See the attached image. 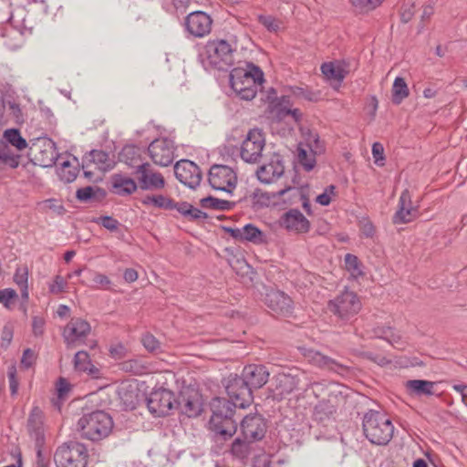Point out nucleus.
<instances>
[{
    "mask_svg": "<svg viewBox=\"0 0 467 467\" xmlns=\"http://www.w3.org/2000/svg\"><path fill=\"white\" fill-rule=\"evenodd\" d=\"M144 348L150 352H157L161 350L160 341L151 334H145L141 338Z\"/></svg>",
    "mask_w": 467,
    "mask_h": 467,
    "instance_id": "obj_54",
    "label": "nucleus"
},
{
    "mask_svg": "<svg viewBox=\"0 0 467 467\" xmlns=\"http://www.w3.org/2000/svg\"><path fill=\"white\" fill-rule=\"evenodd\" d=\"M4 137L12 146H15L19 150L26 149L27 146L26 140L21 136L19 130L16 129L6 130Z\"/></svg>",
    "mask_w": 467,
    "mask_h": 467,
    "instance_id": "obj_47",
    "label": "nucleus"
},
{
    "mask_svg": "<svg viewBox=\"0 0 467 467\" xmlns=\"http://www.w3.org/2000/svg\"><path fill=\"white\" fill-rule=\"evenodd\" d=\"M57 170L58 176L64 182L69 183L76 180L78 170L72 166L68 160L63 161Z\"/></svg>",
    "mask_w": 467,
    "mask_h": 467,
    "instance_id": "obj_44",
    "label": "nucleus"
},
{
    "mask_svg": "<svg viewBox=\"0 0 467 467\" xmlns=\"http://www.w3.org/2000/svg\"><path fill=\"white\" fill-rule=\"evenodd\" d=\"M285 172V166L280 156L273 157L267 163L262 165L256 171L258 180L263 183H272Z\"/></svg>",
    "mask_w": 467,
    "mask_h": 467,
    "instance_id": "obj_24",
    "label": "nucleus"
},
{
    "mask_svg": "<svg viewBox=\"0 0 467 467\" xmlns=\"http://www.w3.org/2000/svg\"><path fill=\"white\" fill-rule=\"evenodd\" d=\"M17 297L16 292L12 288L0 290V303L6 308L10 307V302Z\"/></svg>",
    "mask_w": 467,
    "mask_h": 467,
    "instance_id": "obj_59",
    "label": "nucleus"
},
{
    "mask_svg": "<svg viewBox=\"0 0 467 467\" xmlns=\"http://www.w3.org/2000/svg\"><path fill=\"white\" fill-rule=\"evenodd\" d=\"M321 72L328 80H335L340 85L345 78V70L337 62H325L321 66Z\"/></svg>",
    "mask_w": 467,
    "mask_h": 467,
    "instance_id": "obj_36",
    "label": "nucleus"
},
{
    "mask_svg": "<svg viewBox=\"0 0 467 467\" xmlns=\"http://www.w3.org/2000/svg\"><path fill=\"white\" fill-rule=\"evenodd\" d=\"M228 399L214 397L210 402L212 411L209 420V430L215 441L230 440L237 431V421L234 418L235 409H245L253 400V390L244 379L236 374H231L225 383Z\"/></svg>",
    "mask_w": 467,
    "mask_h": 467,
    "instance_id": "obj_1",
    "label": "nucleus"
},
{
    "mask_svg": "<svg viewBox=\"0 0 467 467\" xmlns=\"http://www.w3.org/2000/svg\"><path fill=\"white\" fill-rule=\"evenodd\" d=\"M35 150H38L35 158L42 167L56 165L60 157L56 143L50 139L42 140L41 144H36Z\"/></svg>",
    "mask_w": 467,
    "mask_h": 467,
    "instance_id": "obj_25",
    "label": "nucleus"
},
{
    "mask_svg": "<svg viewBox=\"0 0 467 467\" xmlns=\"http://www.w3.org/2000/svg\"><path fill=\"white\" fill-rule=\"evenodd\" d=\"M122 371L135 375L142 376L150 372V365L143 358H131L125 360L119 364Z\"/></svg>",
    "mask_w": 467,
    "mask_h": 467,
    "instance_id": "obj_32",
    "label": "nucleus"
},
{
    "mask_svg": "<svg viewBox=\"0 0 467 467\" xmlns=\"http://www.w3.org/2000/svg\"><path fill=\"white\" fill-rule=\"evenodd\" d=\"M250 442L247 440L235 439L231 447L232 454L240 460L246 459L250 453Z\"/></svg>",
    "mask_w": 467,
    "mask_h": 467,
    "instance_id": "obj_46",
    "label": "nucleus"
},
{
    "mask_svg": "<svg viewBox=\"0 0 467 467\" xmlns=\"http://www.w3.org/2000/svg\"><path fill=\"white\" fill-rule=\"evenodd\" d=\"M298 350L309 363L318 368H327L337 373L346 369L345 366L317 350L306 347H298Z\"/></svg>",
    "mask_w": 467,
    "mask_h": 467,
    "instance_id": "obj_19",
    "label": "nucleus"
},
{
    "mask_svg": "<svg viewBox=\"0 0 467 467\" xmlns=\"http://www.w3.org/2000/svg\"><path fill=\"white\" fill-rule=\"evenodd\" d=\"M7 376L9 379L10 392L12 396H15L18 391L19 382L16 378V368L12 365L8 368Z\"/></svg>",
    "mask_w": 467,
    "mask_h": 467,
    "instance_id": "obj_56",
    "label": "nucleus"
},
{
    "mask_svg": "<svg viewBox=\"0 0 467 467\" xmlns=\"http://www.w3.org/2000/svg\"><path fill=\"white\" fill-rule=\"evenodd\" d=\"M336 412V406L327 400L319 401L314 408V419L318 422H323L333 417Z\"/></svg>",
    "mask_w": 467,
    "mask_h": 467,
    "instance_id": "obj_38",
    "label": "nucleus"
},
{
    "mask_svg": "<svg viewBox=\"0 0 467 467\" xmlns=\"http://www.w3.org/2000/svg\"><path fill=\"white\" fill-rule=\"evenodd\" d=\"M91 165L102 171L112 169V161L109 154L102 150H91L82 157V169H88Z\"/></svg>",
    "mask_w": 467,
    "mask_h": 467,
    "instance_id": "obj_26",
    "label": "nucleus"
},
{
    "mask_svg": "<svg viewBox=\"0 0 467 467\" xmlns=\"http://www.w3.org/2000/svg\"><path fill=\"white\" fill-rule=\"evenodd\" d=\"M208 182L213 189L232 193L236 187L237 174L228 165L213 164L208 173Z\"/></svg>",
    "mask_w": 467,
    "mask_h": 467,
    "instance_id": "obj_10",
    "label": "nucleus"
},
{
    "mask_svg": "<svg viewBox=\"0 0 467 467\" xmlns=\"http://www.w3.org/2000/svg\"><path fill=\"white\" fill-rule=\"evenodd\" d=\"M241 432L248 441L262 440L266 432V421L258 413L246 415L240 422Z\"/></svg>",
    "mask_w": 467,
    "mask_h": 467,
    "instance_id": "obj_15",
    "label": "nucleus"
},
{
    "mask_svg": "<svg viewBox=\"0 0 467 467\" xmlns=\"http://www.w3.org/2000/svg\"><path fill=\"white\" fill-rule=\"evenodd\" d=\"M213 19L203 11L191 12L184 21L185 29L194 37H203L212 30Z\"/></svg>",
    "mask_w": 467,
    "mask_h": 467,
    "instance_id": "obj_16",
    "label": "nucleus"
},
{
    "mask_svg": "<svg viewBox=\"0 0 467 467\" xmlns=\"http://www.w3.org/2000/svg\"><path fill=\"white\" fill-rule=\"evenodd\" d=\"M0 160L11 168H16L19 165L18 156L5 151L0 152Z\"/></svg>",
    "mask_w": 467,
    "mask_h": 467,
    "instance_id": "obj_62",
    "label": "nucleus"
},
{
    "mask_svg": "<svg viewBox=\"0 0 467 467\" xmlns=\"http://www.w3.org/2000/svg\"><path fill=\"white\" fill-rule=\"evenodd\" d=\"M147 151L154 164L168 167L175 160L176 145L172 140L167 137H160L149 144Z\"/></svg>",
    "mask_w": 467,
    "mask_h": 467,
    "instance_id": "obj_9",
    "label": "nucleus"
},
{
    "mask_svg": "<svg viewBox=\"0 0 467 467\" xmlns=\"http://www.w3.org/2000/svg\"><path fill=\"white\" fill-rule=\"evenodd\" d=\"M200 204L202 208L215 211H229L234 206V203L230 201L218 199L213 196L201 199Z\"/></svg>",
    "mask_w": 467,
    "mask_h": 467,
    "instance_id": "obj_40",
    "label": "nucleus"
},
{
    "mask_svg": "<svg viewBox=\"0 0 467 467\" xmlns=\"http://www.w3.org/2000/svg\"><path fill=\"white\" fill-rule=\"evenodd\" d=\"M142 190L161 189L165 185V181L161 173L154 171L149 162H145L139 167L137 171H132Z\"/></svg>",
    "mask_w": 467,
    "mask_h": 467,
    "instance_id": "obj_18",
    "label": "nucleus"
},
{
    "mask_svg": "<svg viewBox=\"0 0 467 467\" xmlns=\"http://www.w3.org/2000/svg\"><path fill=\"white\" fill-rule=\"evenodd\" d=\"M257 20L269 32H277L280 28V21L272 16L258 15Z\"/></svg>",
    "mask_w": 467,
    "mask_h": 467,
    "instance_id": "obj_52",
    "label": "nucleus"
},
{
    "mask_svg": "<svg viewBox=\"0 0 467 467\" xmlns=\"http://www.w3.org/2000/svg\"><path fill=\"white\" fill-rule=\"evenodd\" d=\"M335 189L334 185L327 186L323 193L317 195L316 202L323 206H327L331 202V195H335Z\"/></svg>",
    "mask_w": 467,
    "mask_h": 467,
    "instance_id": "obj_58",
    "label": "nucleus"
},
{
    "mask_svg": "<svg viewBox=\"0 0 467 467\" xmlns=\"http://www.w3.org/2000/svg\"><path fill=\"white\" fill-rule=\"evenodd\" d=\"M113 428L112 418L103 410L83 415L78 421V431L85 439L98 441L107 437Z\"/></svg>",
    "mask_w": 467,
    "mask_h": 467,
    "instance_id": "obj_4",
    "label": "nucleus"
},
{
    "mask_svg": "<svg viewBox=\"0 0 467 467\" xmlns=\"http://www.w3.org/2000/svg\"><path fill=\"white\" fill-rule=\"evenodd\" d=\"M13 339V329L9 326H5L1 333V347L7 348Z\"/></svg>",
    "mask_w": 467,
    "mask_h": 467,
    "instance_id": "obj_61",
    "label": "nucleus"
},
{
    "mask_svg": "<svg viewBox=\"0 0 467 467\" xmlns=\"http://www.w3.org/2000/svg\"><path fill=\"white\" fill-rule=\"evenodd\" d=\"M35 359H36L35 352L30 348H26L23 352L22 358H21V364L26 368H28L33 365V363L35 362Z\"/></svg>",
    "mask_w": 467,
    "mask_h": 467,
    "instance_id": "obj_63",
    "label": "nucleus"
},
{
    "mask_svg": "<svg viewBox=\"0 0 467 467\" xmlns=\"http://www.w3.org/2000/svg\"><path fill=\"white\" fill-rule=\"evenodd\" d=\"M111 184L112 192L120 196L130 195L136 192L138 188L133 179L121 174L113 175Z\"/></svg>",
    "mask_w": 467,
    "mask_h": 467,
    "instance_id": "obj_29",
    "label": "nucleus"
},
{
    "mask_svg": "<svg viewBox=\"0 0 467 467\" xmlns=\"http://www.w3.org/2000/svg\"><path fill=\"white\" fill-rule=\"evenodd\" d=\"M44 418L43 410L39 407L34 406L27 419L28 433L35 440L37 447H41L45 441Z\"/></svg>",
    "mask_w": 467,
    "mask_h": 467,
    "instance_id": "obj_22",
    "label": "nucleus"
},
{
    "mask_svg": "<svg viewBox=\"0 0 467 467\" xmlns=\"http://www.w3.org/2000/svg\"><path fill=\"white\" fill-rule=\"evenodd\" d=\"M265 140L259 129L250 130L243 140L240 148V156L244 162L257 163L262 158Z\"/></svg>",
    "mask_w": 467,
    "mask_h": 467,
    "instance_id": "obj_11",
    "label": "nucleus"
},
{
    "mask_svg": "<svg viewBox=\"0 0 467 467\" xmlns=\"http://www.w3.org/2000/svg\"><path fill=\"white\" fill-rule=\"evenodd\" d=\"M91 363L89 355L86 351H78L74 357V366L78 371H86L87 367Z\"/></svg>",
    "mask_w": 467,
    "mask_h": 467,
    "instance_id": "obj_51",
    "label": "nucleus"
},
{
    "mask_svg": "<svg viewBox=\"0 0 467 467\" xmlns=\"http://www.w3.org/2000/svg\"><path fill=\"white\" fill-rule=\"evenodd\" d=\"M372 337L386 340L391 346L401 344V336L391 327H377L372 330Z\"/></svg>",
    "mask_w": 467,
    "mask_h": 467,
    "instance_id": "obj_35",
    "label": "nucleus"
},
{
    "mask_svg": "<svg viewBox=\"0 0 467 467\" xmlns=\"http://www.w3.org/2000/svg\"><path fill=\"white\" fill-rule=\"evenodd\" d=\"M99 187L87 186L79 188L76 192V197L80 202H88L95 198L96 192H99Z\"/></svg>",
    "mask_w": 467,
    "mask_h": 467,
    "instance_id": "obj_53",
    "label": "nucleus"
},
{
    "mask_svg": "<svg viewBox=\"0 0 467 467\" xmlns=\"http://www.w3.org/2000/svg\"><path fill=\"white\" fill-rule=\"evenodd\" d=\"M241 237L239 242L259 243L262 238V231L252 223L245 224L240 228Z\"/></svg>",
    "mask_w": 467,
    "mask_h": 467,
    "instance_id": "obj_43",
    "label": "nucleus"
},
{
    "mask_svg": "<svg viewBox=\"0 0 467 467\" xmlns=\"http://www.w3.org/2000/svg\"><path fill=\"white\" fill-rule=\"evenodd\" d=\"M71 389V386L68 381L64 378H59L57 382V398L64 400Z\"/></svg>",
    "mask_w": 467,
    "mask_h": 467,
    "instance_id": "obj_60",
    "label": "nucleus"
},
{
    "mask_svg": "<svg viewBox=\"0 0 467 467\" xmlns=\"http://www.w3.org/2000/svg\"><path fill=\"white\" fill-rule=\"evenodd\" d=\"M274 380L273 397L278 400L298 390L306 391L314 384L306 379L305 373H280L274 378Z\"/></svg>",
    "mask_w": 467,
    "mask_h": 467,
    "instance_id": "obj_8",
    "label": "nucleus"
},
{
    "mask_svg": "<svg viewBox=\"0 0 467 467\" xmlns=\"http://www.w3.org/2000/svg\"><path fill=\"white\" fill-rule=\"evenodd\" d=\"M67 282L61 275H56L53 282L48 285L49 292L57 295L65 290Z\"/></svg>",
    "mask_w": 467,
    "mask_h": 467,
    "instance_id": "obj_57",
    "label": "nucleus"
},
{
    "mask_svg": "<svg viewBox=\"0 0 467 467\" xmlns=\"http://www.w3.org/2000/svg\"><path fill=\"white\" fill-rule=\"evenodd\" d=\"M248 67L233 68L229 76L231 88L244 100L253 99L265 81L264 72L259 67L251 63Z\"/></svg>",
    "mask_w": 467,
    "mask_h": 467,
    "instance_id": "obj_2",
    "label": "nucleus"
},
{
    "mask_svg": "<svg viewBox=\"0 0 467 467\" xmlns=\"http://www.w3.org/2000/svg\"><path fill=\"white\" fill-rule=\"evenodd\" d=\"M345 265L346 269L351 274L353 277L358 278L359 276L363 275L359 260L356 255L352 254H347L345 255Z\"/></svg>",
    "mask_w": 467,
    "mask_h": 467,
    "instance_id": "obj_49",
    "label": "nucleus"
},
{
    "mask_svg": "<svg viewBox=\"0 0 467 467\" xmlns=\"http://www.w3.org/2000/svg\"><path fill=\"white\" fill-rule=\"evenodd\" d=\"M119 396L126 410H132L136 408L138 402V393L131 388H120Z\"/></svg>",
    "mask_w": 467,
    "mask_h": 467,
    "instance_id": "obj_45",
    "label": "nucleus"
},
{
    "mask_svg": "<svg viewBox=\"0 0 467 467\" xmlns=\"http://www.w3.org/2000/svg\"><path fill=\"white\" fill-rule=\"evenodd\" d=\"M90 330V325L86 320L79 317L72 318L64 328L63 337L67 344H74L87 337Z\"/></svg>",
    "mask_w": 467,
    "mask_h": 467,
    "instance_id": "obj_23",
    "label": "nucleus"
},
{
    "mask_svg": "<svg viewBox=\"0 0 467 467\" xmlns=\"http://www.w3.org/2000/svg\"><path fill=\"white\" fill-rule=\"evenodd\" d=\"M277 196H283L284 202L295 204L298 202H302V207L308 215L312 214L311 204L309 199L302 189L287 186L276 192Z\"/></svg>",
    "mask_w": 467,
    "mask_h": 467,
    "instance_id": "obj_27",
    "label": "nucleus"
},
{
    "mask_svg": "<svg viewBox=\"0 0 467 467\" xmlns=\"http://www.w3.org/2000/svg\"><path fill=\"white\" fill-rule=\"evenodd\" d=\"M280 225L288 232L296 234L308 233L311 228L309 220L298 209L285 212L280 218Z\"/></svg>",
    "mask_w": 467,
    "mask_h": 467,
    "instance_id": "obj_20",
    "label": "nucleus"
},
{
    "mask_svg": "<svg viewBox=\"0 0 467 467\" xmlns=\"http://www.w3.org/2000/svg\"><path fill=\"white\" fill-rule=\"evenodd\" d=\"M419 214L417 207L412 205L411 194L405 189L399 199L398 210L392 217L394 224H404L414 221Z\"/></svg>",
    "mask_w": 467,
    "mask_h": 467,
    "instance_id": "obj_17",
    "label": "nucleus"
},
{
    "mask_svg": "<svg viewBox=\"0 0 467 467\" xmlns=\"http://www.w3.org/2000/svg\"><path fill=\"white\" fill-rule=\"evenodd\" d=\"M177 404L181 407V411L189 418L198 417L202 410V404L197 393H192V398L182 397V400Z\"/></svg>",
    "mask_w": 467,
    "mask_h": 467,
    "instance_id": "obj_33",
    "label": "nucleus"
},
{
    "mask_svg": "<svg viewBox=\"0 0 467 467\" xmlns=\"http://www.w3.org/2000/svg\"><path fill=\"white\" fill-rule=\"evenodd\" d=\"M200 57L203 64L218 70H228L234 64V49L223 39L209 40Z\"/></svg>",
    "mask_w": 467,
    "mask_h": 467,
    "instance_id": "obj_5",
    "label": "nucleus"
},
{
    "mask_svg": "<svg viewBox=\"0 0 467 467\" xmlns=\"http://www.w3.org/2000/svg\"><path fill=\"white\" fill-rule=\"evenodd\" d=\"M174 173L180 182L191 189L197 188L202 179L200 167L189 160H181L174 166Z\"/></svg>",
    "mask_w": 467,
    "mask_h": 467,
    "instance_id": "obj_14",
    "label": "nucleus"
},
{
    "mask_svg": "<svg viewBox=\"0 0 467 467\" xmlns=\"http://www.w3.org/2000/svg\"><path fill=\"white\" fill-rule=\"evenodd\" d=\"M28 270L26 267L17 268L14 275V282L20 287L22 297L28 298L27 291Z\"/></svg>",
    "mask_w": 467,
    "mask_h": 467,
    "instance_id": "obj_48",
    "label": "nucleus"
},
{
    "mask_svg": "<svg viewBox=\"0 0 467 467\" xmlns=\"http://www.w3.org/2000/svg\"><path fill=\"white\" fill-rule=\"evenodd\" d=\"M182 216L190 221L206 220L208 214L187 202H177L176 209Z\"/></svg>",
    "mask_w": 467,
    "mask_h": 467,
    "instance_id": "obj_39",
    "label": "nucleus"
},
{
    "mask_svg": "<svg viewBox=\"0 0 467 467\" xmlns=\"http://www.w3.org/2000/svg\"><path fill=\"white\" fill-rule=\"evenodd\" d=\"M99 223H100V224L104 228H106V229H108L109 231L117 230V228H118V226L119 224L118 220L114 219L111 216H102V217H100Z\"/></svg>",
    "mask_w": 467,
    "mask_h": 467,
    "instance_id": "obj_64",
    "label": "nucleus"
},
{
    "mask_svg": "<svg viewBox=\"0 0 467 467\" xmlns=\"http://www.w3.org/2000/svg\"><path fill=\"white\" fill-rule=\"evenodd\" d=\"M142 203L146 205H153L157 208H164L168 210H175L177 202L172 199L163 195H148L142 199Z\"/></svg>",
    "mask_w": 467,
    "mask_h": 467,
    "instance_id": "obj_42",
    "label": "nucleus"
},
{
    "mask_svg": "<svg viewBox=\"0 0 467 467\" xmlns=\"http://www.w3.org/2000/svg\"><path fill=\"white\" fill-rule=\"evenodd\" d=\"M264 301L273 316L289 317L293 313L294 305L291 297L281 290L268 289Z\"/></svg>",
    "mask_w": 467,
    "mask_h": 467,
    "instance_id": "obj_13",
    "label": "nucleus"
},
{
    "mask_svg": "<svg viewBox=\"0 0 467 467\" xmlns=\"http://www.w3.org/2000/svg\"><path fill=\"white\" fill-rule=\"evenodd\" d=\"M382 0H351L352 5L359 12H368L376 9Z\"/></svg>",
    "mask_w": 467,
    "mask_h": 467,
    "instance_id": "obj_50",
    "label": "nucleus"
},
{
    "mask_svg": "<svg viewBox=\"0 0 467 467\" xmlns=\"http://www.w3.org/2000/svg\"><path fill=\"white\" fill-rule=\"evenodd\" d=\"M269 112L278 120L284 119L290 114V99L287 96H282L280 99L274 98L269 102Z\"/></svg>",
    "mask_w": 467,
    "mask_h": 467,
    "instance_id": "obj_34",
    "label": "nucleus"
},
{
    "mask_svg": "<svg viewBox=\"0 0 467 467\" xmlns=\"http://www.w3.org/2000/svg\"><path fill=\"white\" fill-rule=\"evenodd\" d=\"M240 377L244 379L252 390L258 389L267 383L269 371L264 365L249 364L243 368Z\"/></svg>",
    "mask_w": 467,
    "mask_h": 467,
    "instance_id": "obj_21",
    "label": "nucleus"
},
{
    "mask_svg": "<svg viewBox=\"0 0 467 467\" xmlns=\"http://www.w3.org/2000/svg\"><path fill=\"white\" fill-rule=\"evenodd\" d=\"M88 449L78 441H68L60 445L55 451L54 462L57 467H86Z\"/></svg>",
    "mask_w": 467,
    "mask_h": 467,
    "instance_id": "obj_7",
    "label": "nucleus"
},
{
    "mask_svg": "<svg viewBox=\"0 0 467 467\" xmlns=\"http://www.w3.org/2000/svg\"><path fill=\"white\" fill-rule=\"evenodd\" d=\"M119 161L137 171L139 167L145 162L141 160L140 148L134 145H126L119 152Z\"/></svg>",
    "mask_w": 467,
    "mask_h": 467,
    "instance_id": "obj_30",
    "label": "nucleus"
},
{
    "mask_svg": "<svg viewBox=\"0 0 467 467\" xmlns=\"http://www.w3.org/2000/svg\"><path fill=\"white\" fill-rule=\"evenodd\" d=\"M309 147L310 152H307L306 149L301 147L298 148V161L306 171L313 170L317 162L315 154L321 152L323 150L322 145H320L319 138L317 134L313 137V144L310 143Z\"/></svg>",
    "mask_w": 467,
    "mask_h": 467,
    "instance_id": "obj_28",
    "label": "nucleus"
},
{
    "mask_svg": "<svg viewBox=\"0 0 467 467\" xmlns=\"http://www.w3.org/2000/svg\"><path fill=\"white\" fill-rule=\"evenodd\" d=\"M372 155L376 165L383 166L385 164L384 147L380 142L373 143Z\"/></svg>",
    "mask_w": 467,
    "mask_h": 467,
    "instance_id": "obj_55",
    "label": "nucleus"
},
{
    "mask_svg": "<svg viewBox=\"0 0 467 467\" xmlns=\"http://www.w3.org/2000/svg\"><path fill=\"white\" fill-rule=\"evenodd\" d=\"M410 94L408 85L401 77L394 79L392 86V102L396 105L400 104Z\"/></svg>",
    "mask_w": 467,
    "mask_h": 467,
    "instance_id": "obj_41",
    "label": "nucleus"
},
{
    "mask_svg": "<svg viewBox=\"0 0 467 467\" xmlns=\"http://www.w3.org/2000/svg\"><path fill=\"white\" fill-rule=\"evenodd\" d=\"M176 405L174 393L167 389H154L147 398V407L154 417L169 415Z\"/></svg>",
    "mask_w": 467,
    "mask_h": 467,
    "instance_id": "obj_12",
    "label": "nucleus"
},
{
    "mask_svg": "<svg viewBox=\"0 0 467 467\" xmlns=\"http://www.w3.org/2000/svg\"><path fill=\"white\" fill-rule=\"evenodd\" d=\"M434 386L435 382L425 379H410L405 383L409 393L416 396L434 395Z\"/></svg>",
    "mask_w": 467,
    "mask_h": 467,
    "instance_id": "obj_31",
    "label": "nucleus"
},
{
    "mask_svg": "<svg viewBox=\"0 0 467 467\" xmlns=\"http://www.w3.org/2000/svg\"><path fill=\"white\" fill-rule=\"evenodd\" d=\"M361 307L362 304L358 296L348 287H345L327 303L329 312L344 322L350 321L358 314Z\"/></svg>",
    "mask_w": 467,
    "mask_h": 467,
    "instance_id": "obj_6",
    "label": "nucleus"
},
{
    "mask_svg": "<svg viewBox=\"0 0 467 467\" xmlns=\"http://www.w3.org/2000/svg\"><path fill=\"white\" fill-rule=\"evenodd\" d=\"M86 278L89 282L86 283V285L92 289L109 290L112 284L111 280L106 275L94 270H88Z\"/></svg>",
    "mask_w": 467,
    "mask_h": 467,
    "instance_id": "obj_37",
    "label": "nucleus"
},
{
    "mask_svg": "<svg viewBox=\"0 0 467 467\" xmlns=\"http://www.w3.org/2000/svg\"><path fill=\"white\" fill-rule=\"evenodd\" d=\"M362 429L365 437L376 445H387L394 433V426L387 415L374 410L364 414Z\"/></svg>",
    "mask_w": 467,
    "mask_h": 467,
    "instance_id": "obj_3",
    "label": "nucleus"
}]
</instances>
